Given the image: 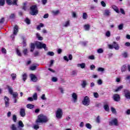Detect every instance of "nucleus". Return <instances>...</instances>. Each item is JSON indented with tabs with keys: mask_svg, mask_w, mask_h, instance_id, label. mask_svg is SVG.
Returning <instances> with one entry per match:
<instances>
[{
	"mask_svg": "<svg viewBox=\"0 0 130 130\" xmlns=\"http://www.w3.org/2000/svg\"><path fill=\"white\" fill-rule=\"evenodd\" d=\"M48 121V118L46 117V116H44V115L41 114L38 116V119L36 121V123L38 124V123H46Z\"/></svg>",
	"mask_w": 130,
	"mask_h": 130,
	"instance_id": "nucleus-1",
	"label": "nucleus"
},
{
	"mask_svg": "<svg viewBox=\"0 0 130 130\" xmlns=\"http://www.w3.org/2000/svg\"><path fill=\"white\" fill-rule=\"evenodd\" d=\"M30 11L29 12L30 15L31 16H36L38 14V8L36 5H32L30 8Z\"/></svg>",
	"mask_w": 130,
	"mask_h": 130,
	"instance_id": "nucleus-2",
	"label": "nucleus"
},
{
	"mask_svg": "<svg viewBox=\"0 0 130 130\" xmlns=\"http://www.w3.org/2000/svg\"><path fill=\"white\" fill-rule=\"evenodd\" d=\"M35 45L37 47V48H38V49H42V48H44V49L45 51H47V47H46V44H44L43 43H41L40 42H36L35 43Z\"/></svg>",
	"mask_w": 130,
	"mask_h": 130,
	"instance_id": "nucleus-3",
	"label": "nucleus"
},
{
	"mask_svg": "<svg viewBox=\"0 0 130 130\" xmlns=\"http://www.w3.org/2000/svg\"><path fill=\"white\" fill-rule=\"evenodd\" d=\"M108 47L110 49H113L114 48L116 50L119 49V45L116 42H113V44L108 45Z\"/></svg>",
	"mask_w": 130,
	"mask_h": 130,
	"instance_id": "nucleus-4",
	"label": "nucleus"
},
{
	"mask_svg": "<svg viewBox=\"0 0 130 130\" xmlns=\"http://www.w3.org/2000/svg\"><path fill=\"white\" fill-rule=\"evenodd\" d=\"M62 110L61 109L58 108L56 111V117L59 119H60L62 117Z\"/></svg>",
	"mask_w": 130,
	"mask_h": 130,
	"instance_id": "nucleus-5",
	"label": "nucleus"
},
{
	"mask_svg": "<svg viewBox=\"0 0 130 130\" xmlns=\"http://www.w3.org/2000/svg\"><path fill=\"white\" fill-rule=\"evenodd\" d=\"M82 104L85 106H89V105H90V99L88 96L84 97L82 101Z\"/></svg>",
	"mask_w": 130,
	"mask_h": 130,
	"instance_id": "nucleus-6",
	"label": "nucleus"
},
{
	"mask_svg": "<svg viewBox=\"0 0 130 130\" xmlns=\"http://www.w3.org/2000/svg\"><path fill=\"white\" fill-rule=\"evenodd\" d=\"M7 88L8 89V91L10 94H11V95H12L13 98H17V96H18V93L17 92H13V88L9 85H7Z\"/></svg>",
	"mask_w": 130,
	"mask_h": 130,
	"instance_id": "nucleus-7",
	"label": "nucleus"
},
{
	"mask_svg": "<svg viewBox=\"0 0 130 130\" xmlns=\"http://www.w3.org/2000/svg\"><path fill=\"white\" fill-rule=\"evenodd\" d=\"M109 125L112 126V125H115L116 126L118 125V121L117 120V119L115 118L111 120V121L109 122Z\"/></svg>",
	"mask_w": 130,
	"mask_h": 130,
	"instance_id": "nucleus-8",
	"label": "nucleus"
},
{
	"mask_svg": "<svg viewBox=\"0 0 130 130\" xmlns=\"http://www.w3.org/2000/svg\"><path fill=\"white\" fill-rule=\"evenodd\" d=\"M18 30H19V27H18V25H16L14 27L13 35H12L11 36V38H12L13 39H14V38H15L14 35H17Z\"/></svg>",
	"mask_w": 130,
	"mask_h": 130,
	"instance_id": "nucleus-9",
	"label": "nucleus"
},
{
	"mask_svg": "<svg viewBox=\"0 0 130 130\" xmlns=\"http://www.w3.org/2000/svg\"><path fill=\"white\" fill-rule=\"evenodd\" d=\"M72 98L74 103H77L78 102V95H77L76 92H73L72 94Z\"/></svg>",
	"mask_w": 130,
	"mask_h": 130,
	"instance_id": "nucleus-10",
	"label": "nucleus"
},
{
	"mask_svg": "<svg viewBox=\"0 0 130 130\" xmlns=\"http://www.w3.org/2000/svg\"><path fill=\"white\" fill-rule=\"evenodd\" d=\"M123 92L125 98L126 99H130V91L127 89H124Z\"/></svg>",
	"mask_w": 130,
	"mask_h": 130,
	"instance_id": "nucleus-11",
	"label": "nucleus"
},
{
	"mask_svg": "<svg viewBox=\"0 0 130 130\" xmlns=\"http://www.w3.org/2000/svg\"><path fill=\"white\" fill-rule=\"evenodd\" d=\"M114 101L119 102L120 101V96L118 94H115L113 96Z\"/></svg>",
	"mask_w": 130,
	"mask_h": 130,
	"instance_id": "nucleus-12",
	"label": "nucleus"
},
{
	"mask_svg": "<svg viewBox=\"0 0 130 130\" xmlns=\"http://www.w3.org/2000/svg\"><path fill=\"white\" fill-rule=\"evenodd\" d=\"M4 100L5 102L6 107H9L10 106V99L7 96H4Z\"/></svg>",
	"mask_w": 130,
	"mask_h": 130,
	"instance_id": "nucleus-13",
	"label": "nucleus"
},
{
	"mask_svg": "<svg viewBox=\"0 0 130 130\" xmlns=\"http://www.w3.org/2000/svg\"><path fill=\"white\" fill-rule=\"evenodd\" d=\"M19 114L21 117H25L26 116V113L25 112V109L21 108L20 109Z\"/></svg>",
	"mask_w": 130,
	"mask_h": 130,
	"instance_id": "nucleus-14",
	"label": "nucleus"
},
{
	"mask_svg": "<svg viewBox=\"0 0 130 130\" xmlns=\"http://www.w3.org/2000/svg\"><path fill=\"white\" fill-rule=\"evenodd\" d=\"M30 79H31V80L32 81V82H37V77H36V76H35V75L34 74H30Z\"/></svg>",
	"mask_w": 130,
	"mask_h": 130,
	"instance_id": "nucleus-15",
	"label": "nucleus"
},
{
	"mask_svg": "<svg viewBox=\"0 0 130 130\" xmlns=\"http://www.w3.org/2000/svg\"><path fill=\"white\" fill-rule=\"evenodd\" d=\"M104 15V16H106V17H109L110 15H111V12H110V10H105Z\"/></svg>",
	"mask_w": 130,
	"mask_h": 130,
	"instance_id": "nucleus-16",
	"label": "nucleus"
},
{
	"mask_svg": "<svg viewBox=\"0 0 130 130\" xmlns=\"http://www.w3.org/2000/svg\"><path fill=\"white\" fill-rule=\"evenodd\" d=\"M35 46H36V45L34 43H31L30 44V52H33L34 51V49H35Z\"/></svg>",
	"mask_w": 130,
	"mask_h": 130,
	"instance_id": "nucleus-17",
	"label": "nucleus"
},
{
	"mask_svg": "<svg viewBox=\"0 0 130 130\" xmlns=\"http://www.w3.org/2000/svg\"><path fill=\"white\" fill-rule=\"evenodd\" d=\"M112 9H113L114 11H115L116 13H117V14H119V9L116 7V6L113 5L112 6Z\"/></svg>",
	"mask_w": 130,
	"mask_h": 130,
	"instance_id": "nucleus-18",
	"label": "nucleus"
},
{
	"mask_svg": "<svg viewBox=\"0 0 130 130\" xmlns=\"http://www.w3.org/2000/svg\"><path fill=\"white\" fill-rule=\"evenodd\" d=\"M24 127V124L22 121H19L18 122V126L17 127V128H23Z\"/></svg>",
	"mask_w": 130,
	"mask_h": 130,
	"instance_id": "nucleus-19",
	"label": "nucleus"
},
{
	"mask_svg": "<svg viewBox=\"0 0 130 130\" xmlns=\"http://www.w3.org/2000/svg\"><path fill=\"white\" fill-rule=\"evenodd\" d=\"M77 67H78V68H81V69H85V68L86 67V64H85V63L78 64Z\"/></svg>",
	"mask_w": 130,
	"mask_h": 130,
	"instance_id": "nucleus-20",
	"label": "nucleus"
},
{
	"mask_svg": "<svg viewBox=\"0 0 130 130\" xmlns=\"http://www.w3.org/2000/svg\"><path fill=\"white\" fill-rule=\"evenodd\" d=\"M26 107H27V108H28L29 109H33V108H34V107H35V106L34 105L29 104L26 105Z\"/></svg>",
	"mask_w": 130,
	"mask_h": 130,
	"instance_id": "nucleus-21",
	"label": "nucleus"
},
{
	"mask_svg": "<svg viewBox=\"0 0 130 130\" xmlns=\"http://www.w3.org/2000/svg\"><path fill=\"white\" fill-rule=\"evenodd\" d=\"M22 78L23 81H24V82H25V81L27 80V74L26 73L23 74L22 75Z\"/></svg>",
	"mask_w": 130,
	"mask_h": 130,
	"instance_id": "nucleus-22",
	"label": "nucleus"
},
{
	"mask_svg": "<svg viewBox=\"0 0 130 130\" xmlns=\"http://www.w3.org/2000/svg\"><path fill=\"white\" fill-rule=\"evenodd\" d=\"M36 37L38 40H43V37L40 36V34H39V33L36 34Z\"/></svg>",
	"mask_w": 130,
	"mask_h": 130,
	"instance_id": "nucleus-23",
	"label": "nucleus"
},
{
	"mask_svg": "<svg viewBox=\"0 0 130 130\" xmlns=\"http://www.w3.org/2000/svg\"><path fill=\"white\" fill-rule=\"evenodd\" d=\"M77 75H78V71L77 70H73L71 72V75L75 76H77Z\"/></svg>",
	"mask_w": 130,
	"mask_h": 130,
	"instance_id": "nucleus-24",
	"label": "nucleus"
},
{
	"mask_svg": "<svg viewBox=\"0 0 130 130\" xmlns=\"http://www.w3.org/2000/svg\"><path fill=\"white\" fill-rule=\"evenodd\" d=\"M84 27L86 31H89L90 30V25L89 24L84 25Z\"/></svg>",
	"mask_w": 130,
	"mask_h": 130,
	"instance_id": "nucleus-25",
	"label": "nucleus"
},
{
	"mask_svg": "<svg viewBox=\"0 0 130 130\" xmlns=\"http://www.w3.org/2000/svg\"><path fill=\"white\" fill-rule=\"evenodd\" d=\"M104 108L105 110H106V111H107L108 112H109V106H108V105H107V104L105 105L104 106Z\"/></svg>",
	"mask_w": 130,
	"mask_h": 130,
	"instance_id": "nucleus-26",
	"label": "nucleus"
},
{
	"mask_svg": "<svg viewBox=\"0 0 130 130\" xmlns=\"http://www.w3.org/2000/svg\"><path fill=\"white\" fill-rule=\"evenodd\" d=\"M123 88V86L120 85L118 88L115 89V92H118V91H121V89Z\"/></svg>",
	"mask_w": 130,
	"mask_h": 130,
	"instance_id": "nucleus-27",
	"label": "nucleus"
},
{
	"mask_svg": "<svg viewBox=\"0 0 130 130\" xmlns=\"http://www.w3.org/2000/svg\"><path fill=\"white\" fill-rule=\"evenodd\" d=\"M121 55H122V57H124V58H126V57H127L128 55L127 52H124L123 53H122L121 54Z\"/></svg>",
	"mask_w": 130,
	"mask_h": 130,
	"instance_id": "nucleus-28",
	"label": "nucleus"
},
{
	"mask_svg": "<svg viewBox=\"0 0 130 130\" xmlns=\"http://www.w3.org/2000/svg\"><path fill=\"white\" fill-rule=\"evenodd\" d=\"M81 86L82 88H86V86H87V81L86 80L83 81L81 84Z\"/></svg>",
	"mask_w": 130,
	"mask_h": 130,
	"instance_id": "nucleus-29",
	"label": "nucleus"
},
{
	"mask_svg": "<svg viewBox=\"0 0 130 130\" xmlns=\"http://www.w3.org/2000/svg\"><path fill=\"white\" fill-rule=\"evenodd\" d=\"M82 18L83 20H86L87 18H88V15L86 13H83L82 15Z\"/></svg>",
	"mask_w": 130,
	"mask_h": 130,
	"instance_id": "nucleus-30",
	"label": "nucleus"
},
{
	"mask_svg": "<svg viewBox=\"0 0 130 130\" xmlns=\"http://www.w3.org/2000/svg\"><path fill=\"white\" fill-rule=\"evenodd\" d=\"M95 122H96V123H100L101 122V121L100 120V116H97L95 119Z\"/></svg>",
	"mask_w": 130,
	"mask_h": 130,
	"instance_id": "nucleus-31",
	"label": "nucleus"
},
{
	"mask_svg": "<svg viewBox=\"0 0 130 130\" xmlns=\"http://www.w3.org/2000/svg\"><path fill=\"white\" fill-rule=\"evenodd\" d=\"M11 77L12 78L13 81H15V80H16V79L17 78V75H16V74H15V73H12L11 74Z\"/></svg>",
	"mask_w": 130,
	"mask_h": 130,
	"instance_id": "nucleus-32",
	"label": "nucleus"
},
{
	"mask_svg": "<svg viewBox=\"0 0 130 130\" xmlns=\"http://www.w3.org/2000/svg\"><path fill=\"white\" fill-rule=\"evenodd\" d=\"M85 126L87 128H88V129H91V128H92V125L89 123H86Z\"/></svg>",
	"mask_w": 130,
	"mask_h": 130,
	"instance_id": "nucleus-33",
	"label": "nucleus"
},
{
	"mask_svg": "<svg viewBox=\"0 0 130 130\" xmlns=\"http://www.w3.org/2000/svg\"><path fill=\"white\" fill-rule=\"evenodd\" d=\"M126 71V66L123 65L121 68V72L123 73V72H125Z\"/></svg>",
	"mask_w": 130,
	"mask_h": 130,
	"instance_id": "nucleus-34",
	"label": "nucleus"
},
{
	"mask_svg": "<svg viewBox=\"0 0 130 130\" xmlns=\"http://www.w3.org/2000/svg\"><path fill=\"white\" fill-rule=\"evenodd\" d=\"M25 22L27 24V25H30V24H31L30 20L28 18H25Z\"/></svg>",
	"mask_w": 130,
	"mask_h": 130,
	"instance_id": "nucleus-35",
	"label": "nucleus"
},
{
	"mask_svg": "<svg viewBox=\"0 0 130 130\" xmlns=\"http://www.w3.org/2000/svg\"><path fill=\"white\" fill-rule=\"evenodd\" d=\"M33 99L34 100H37L38 99V96H37V93H35L33 95Z\"/></svg>",
	"mask_w": 130,
	"mask_h": 130,
	"instance_id": "nucleus-36",
	"label": "nucleus"
},
{
	"mask_svg": "<svg viewBox=\"0 0 130 130\" xmlns=\"http://www.w3.org/2000/svg\"><path fill=\"white\" fill-rule=\"evenodd\" d=\"M17 3H18V0H13L12 2V5L18 6V4Z\"/></svg>",
	"mask_w": 130,
	"mask_h": 130,
	"instance_id": "nucleus-37",
	"label": "nucleus"
},
{
	"mask_svg": "<svg viewBox=\"0 0 130 130\" xmlns=\"http://www.w3.org/2000/svg\"><path fill=\"white\" fill-rule=\"evenodd\" d=\"M12 119H13L14 122H17V115H13V117H12Z\"/></svg>",
	"mask_w": 130,
	"mask_h": 130,
	"instance_id": "nucleus-38",
	"label": "nucleus"
},
{
	"mask_svg": "<svg viewBox=\"0 0 130 130\" xmlns=\"http://www.w3.org/2000/svg\"><path fill=\"white\" fill-rule=\"evenodd\" d=\"M47 55H49L50 56H53V55H54V52L49 51L47 53Z\"/></svg>",
	"mask_w": 130,
	"mask_h": 130,
	"instance_id": "nucleus-39",
	"label": "nucleus"
},
{
	"mask_svg": "<svg viewBox=\"0 0 130 130\" xmlns=\"http://www.w3.org/2000/svg\"><path fill=\"white\" fill-rule=\"evenodd\" d=\"M105 71V69L103 68L100 67L98 69V72H102V73H103Z\"/></svg>",
	"mask_w": 130,
	"mask_h": 130,
	"instance_id": "nucleus-40",
	"label": "nucleus"
},
{
	"mask_svg": "<svg viewBox=\"0 0 130 130\" xmlns=\"http://www.w3.org/2000/svg\"><path fill=\"white\" fill-rule=\"evenodd\" d=\"M52 13H53V15H54V16H56V15H58L59 14V11L57 10L55 11H52Z\"/></svg>",
	"mask_w": 130,
	"mask_h": 130,
	"instance_id": "nucleus-41",
	"label": "nucleus"
},
{
	"mask_svg": "<svg viewBox=\"0 0 130 130\" xmlns=\"http://www.w3.org/2000/svg\"><path fill=\"white\" fill-rule=\"evenodd\" d=\"M88 59H91L92 60H93L95 59V56H94L93 55L88 56Z\"/></svg>",
	"mask_w": 130,
	"mask_h": 130,
	"instance_id": "nucleus-42",
	"label": "nucleus"
},
{
	"mask_svg": "<svg viewBox=\"0 0 130 130\" xmlns=\"http://www.w3.org/2000/svg\"><path fill=\"white\" fill-rule=\"evenodd\" d=\"M118 28L119 30H122L123 29V24H120L118 26Z\"/></svg>",
	"mask_w": 130,
	"mask_h": 130,
	"instance_id": "nucleus-43",
	"label": "nucleus"
},
{
	"mask_svg": "<svg viewBox=\"0 0 130 130\" xmlns=\"http://www.w3.org/2000/svg\"><path fill=\"white\" fill-rule=\"evenodd\" d=\"M16 53L17 55H18V56H22V53H21V52L19 49H16Z\"/></svg>",
	"mask_w": 130,
	"mask_h": 130,
	"instance_id": "nucleus-44",
	"label": "nucleus"
},
{
	"mask_svg": "<svg viewBox=\"0 0 130 130\" xmlns=\"http://www.w3.org/2000/svg\"><path fill=\"white\" fill-rule=\"evenodd\" d=\"M104 51L103 50V49H102V48H100V49H98V50H97L98 53H103Z\"/></svg>",
	"mask_w": 130,
	"mask_h": 130,
	"instance_id": "nucleus-45",
	"label": "nucleus"
},
{
	"mask_svg": "<svg viewBox=\"0 0 130 130\" xmlns=\"http://www.w3.org/2000/svg\"><path fill=\"white\" fill-rule=\"evenodd\" d=\"M16 17V15H15V14L12 13L10 15V16H9V18L13 19H15V17Z\"/></svg>",
	"mask_w": 130,
	"mask_h": 130,
	"instance_id": "nucleus-46",
	"label": "nucleus"
},
{
	"mask_svg": "<svg viewBox=\"0 0 130 130\" xmlns=\"http://www.w3.org/2000/svg\"><path fill=\"white\" fill-rule=\"evenodd\" d=\"M111 110L112 112V113H114V114H116V110L113 107L111 108Z\"/></svg>",
	"mask_w": 130,
	"mask_h": 130,
	"instance_id": "nucleus-47",
	"label": "nucleus"
},
{
	"mask_svg": "<svg viewBox=\"0 0 130 130\" xmlns=\"http://www.w3.org/2000/svg\"><path fill=\"white\" fill-rule=\"evenodd\" d=\"M70 26V20H68L65 22L64 27H69Z\"/></svg>",
	"mask_w": 130,
	"mask_h": 130,
	"instance_id": "nucleus-48",
	"label": "nucleus"
},
{
	"mask_svg": "<svg viewBox=\"0 0 130 130\" xmlns=\"http://www.w3.org/2000/svg\"><path fill=\"white\" fill-rule=\"evenodd\" d=\"M37 68V67L36 66H31L30 67V71H35V70H36Z\"/></svg>",
	"mask_w": 130,
	"mask_h": 130,
	"instance_id": "nucleus-49",
	"label": "nucleus"
},
{
	"mask_svg": "<svg viewBox=\"0 0 130 130\" xmlns=\"http://www.w3.org/2000/svg\"><path fill=\"white\" fill-rule=\"evenodd\" d=\"M12 2L13 1L12 0H6V3L9 6L12 5Z\"/></svg>",
	"mask_w": 130,
	"mask_h": 130,
	"instance_id": "nucleus-50",
	"label": "nucleus"
},
{
	"mask_svg": "<svg viewBox=\"0 0 130 130\" xmlns=\"http://www.w3.org/2000/svg\"><path fill=\"white\" fill-rule=\"evenodd\" d=\"M23 53L24 55H27L28 53V50L27 49H24L23 51Z\"/></svg>",
	"mask_w": 130,
	"mask_h": 130,
	"instance_id": "nucleus-51",
	"label": "nucleus"
},
{
	"mask_svg": "<svg viewBox=\"0 0 130 130\" xmlns=\"http://www.w3.org/2000/svg\"><path fill=\"white\" fill-rule=\"evenodd\" d=\"M5 5V0H0V6L3 7Z\"/></svg>",
	"mask_w": 130,
	"mask_h": 130,
	"instance_id": "nucleus-52",
	"label": "nucleus"
},
{
	"mask_svg": "<svg viewBox=\"0 0 130 130\" xmlns=\"http://www.w3.org/2000/svg\"><path fill=\"white\" fill-rule=\"evenodd\" d=\"M33 128H34V129H38V128H39V125H38V124H37V125H34L33 126Z\"/></svg>",
	"mask_w": 130,
	"mask_h": 130,
	"instance_id": "nucleus-53",
	"label": "nucleus"
},
{
	"mask_svg": "<svg viewBox=\"0 0 130 130\" xmlns=\"http://www.w3.org/2000/svg\"><path fill=\"white\" fill-rule=\"evenodd\" d=\"M120 12L122 15H125V12H124V10H123V9L120 8Z\"/></svg>",
	"mask_w": 130,
	"mask_h": 130,
	"instance_id": "nucleus-54",
	"label": "nucleus"
},
{
	"mask_svg": "<svg viewBox=\"0 0 130 130\" xmlns=\"http://www.w3.org/2000/svg\"><path fill=\"white\" fill-rule=\"evenodd\" d=\"M93 95L95 98H98L99 97V94L97 92H94Z\"/></svg>",
	"mask_w": 130,
	"mask_h": 130,
	"instance_id": "nucleus-55",
	"label": "nucleus"
},
{
	"mask_svg": "<svg viewBox=\"0 0 130 130\" xmlns=\"http://www.w3.org/2000/svg\"><path fill=\"white\" fill-rule=\"evenodd\" d=\"M90 70L91 71H93V70H95L96 67H95V65L92 64L90 66Z\"/></svg>",
	"mask_w": 130,
	"mask_h": 130,
	"instance_id": "nucleus-56",
	"label": "nucleus"
},
{
	"mask_svg": "<svg viewBox=\"0 0 130 130\" xmlns=\"http://www.w3.org/2000/svg\"><path fill=\"white\" fill-rule=\"evenodd\" d=\"M36 88L37 91H38V92H40L41 91V88L39 86H36Z\"/></svg>",
	"mask_w": 130,
	"mask_h": 130,
	"instance_id": "nucleus-57",
	"label": "nucleus"
},
{
	"mask_svg": "<svg viewBox=\"0 0 130 130\" xmlns=\"http://www.w3.org/2000/svg\"><path fill=\"white\" fill-rule=\"evenodd\" d=\"M101 4L102 7H104V8H105V7H106V4L105 3V2H104V1H102L101 2Z\"/></svg>",
	"mask_w": 130,
	"mask_h": 130,
	"instance_id": "nucleus-58",
	"label": "nucleus"
},
{
	"mask_svg": "<svg viewBox=\"0 0 130 130\" xmlns=\"http://www.w3.org/2000/svg\"><path fill=\"white\" fill-rule=\"evenodd\" d=\"M110 35H111L110 31H108L106 32V36H107V37H110Z\"/></svg>",
	"mask_w": 130,
	"mask_h": 130,
	"instance_id": "nucleus-59",
	"label": "nucleus"
},
{
	"mask_svg": "<svg viewBox=\"0 0 130 130\" xmlns=\"http://www.w3.org/2000/svg\"><path fill=\"white\" fill-rule=\"evenodd\" d=\"M34 54L35 57L38 56V55H39V52H38V51H36Z\"/></svg>",
	"mask_w": 130,
	"mask_h": 130,
	"instance_id": "nucleus-60",
	"label": "nucleus"
},
{
	"mask_svg": "<svg viewBox=\"0 0 130 130\" xmlns=\"http://www.w3.org/2000/svg\"><path fill=\"white\" fill-rule=\"evenodd\" d=\"M57 81V78L56 77H52V82H56Z\"/></svg>",
	"mask_w": 130,
	"mask_h": 130,
	"instance_id": "nucleus-61",
	"label": "nucleus"
},
{
	"mask_svg": "<svg viewBox=\"0 0 130 130\" xmlns=\"http://www.w3.org/2000/svg\"><path fill=\"white\" fill-rule=\"evenodd\" d=\"M98 85H102V84H103L102 80L101 79H99L98 81Z\"/></svg>",
	"mask_w": 130,
	"mask_h": 130,
	"instance_id": "nucleus-62",
	"label": "nucleus"
},
{
	"mask_svg": "<svg viewBox=\"0 0 130 130\" xmlns=\"http://www.w3.org/2000/svg\"><path fill=\"white\" fill-rule=\"evenodd\" d=\"M4 22H5V18L3 17L0 19V24H3Z\"/></svg>",
	"mask_w": 130,
	"mask_h": 130,
	"instance_id": "nucleus-63",
	"label": "nucleus"
},
{
	"mask_svg": "<svg viewBox=\"0 0 130 130\" xmlns=\"http://www.w3.org/2000/svg\"><path fill=\"white\" fill-rule=\"evenodd\" d=\"M41 99H42V100H46V98H45V94H43L42 95Z\"/></svg>",
	"mask_w": 130,
	"mask_h": 130,
	"instance_id": "nucleus-64",
	"label": "nucleus"
}]
</instances>
